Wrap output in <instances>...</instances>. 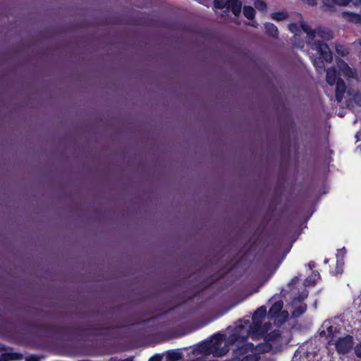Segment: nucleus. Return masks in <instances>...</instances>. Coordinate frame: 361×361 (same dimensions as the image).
Listing matches in <instances>:
<instances>
[{
  "label": "nucleus",
  "mask_w": 361,
  "mask_h": 361,
  "mask_svg": "<svg viewBox=\"0 0 361 361\" xmlns=\"http://www.w3.org/2000/svg\"><path fill=\"white\" fill-rule=\"evenodd\" d=\"M267 307H259L254 312L251 319L244 318L238 321L234 328L228 329L229 334H216L209 341L202 343L198 348L193 350L192 354L199 356L205 361L206 356L212 355L214 357H222L229 350V346L236 342H243L249 336L254 341L264 337L270 329V322H265Z\"/></svg>",
  "instance_id": "f257e3e1"
},
{
  "label": "nucleus",
  "mask_w": 361,
  "mask_h": 361,
  "mask_svg": "<svg viewBox=\"0 0 361 361\" xmlns=\"http://www.w3.org/2000/svg\"><path fill=\"white\" fill-rule=\"evenodd\" d=\"M288 30L295 35H298L300 30H302L307 34V43L310 49L316 51L319 55V57H311L313 65L317 71L322 70L324 68V61L329 63L332 61V53L326 43V42L334 38V35L330 30L319 28L312 30L304 22L300 23V25L297 23L289 24Z\"/></svg>",
  "instance_id": "f03ea898"
},
{
  "label": "nucleus",
  "mask_w": 361,
  "mask_h": 361,
  "mask_svg": "<svg viewBox=\"0 0 361 361\" xmlns=\"http://www.w3.org/2000/svg\"><path fill=\"white\" fill-rule=\"evenodd\" d=\"M326 80L330 86L336 85V100L341 102L344 97L347 87L344 80L340 78V73L336 71L335 67H331L326 70Z\"/></svg>",
  "instance_id": "7ed1b4c3"
},
{
  "label": "nucleus",
  "mask_w": 361,
  "mask_h": 361,
  "mask_svg": "<svg viewBox=\"0 0 361 361\" xmlns=\"http://www.w3.org/2000/svg\"><path fill=\"white\" fill-rule=\"evenodd\" d=\"M283 307V301L277 300L272 304L268 312L269 320L273 321L277 326L282 324L288 317V312L282 310Z\"/></svg>",
  "instance_id": "20e7f679"
},
{
  "label": "nucleus",
  "mask_w": 361,
  "mask_h": 361,
  "mask_svg": "<svg viewBox=\"0 0 361 361\" xmlns=\"http://www.w3.org/2000/svg\"><path fill=\"white\" fill-rule=\"evenodd\" d=\"M337 67L339 71L347 80H353L356 83L360 82V78L357 71L348 66V64L342 59L336 61Z\"/></svg>",
  "instance_id": "39448f33"
},
{
  "label": "nucleus",
  "mask_w": 361,
  "mask_h": 361,
  "mask_svg": "<svg viewBox=\"0 0 361 361\" xmlns=\"http://www.w3.org/2000/svg\"><path fill=\"white\" fill-rule=\"evenodd\" d=\"M214 6L217 8L231 9L238 16L241 12L242 4L240 0H214Z\"/></svg>",
  "instance_id": "423d86ee"
},
{
  "label": "nucleus",
  "mask_w": 361,
  "mask_h": 361,
  "mask_svg": "<svg viewBox=\"0 0 361 361\" xmlns=\"http://www.w3.org/2000/svg\"><path fill=\"white\" fill-rule=\"evenodd\" d=\"M322 328V331L321 334H323L327 338H329V343H331L334 339L337 337V334L339 333L338 325L331 320L325 321L323 323Z\"/></svg>",
  "instance_id": "0eeeda50"
},
{
  "label": "nucleus",
  "mask_w": 361,
  "mask_h": 361,
  "mask_svg": "<svg viewBox=\"0 0 361 361\" xmlns=\"http://www.w3.org/2000/svg\"><path fill=\"white\" fill-rule=\"evenodd\" d=\"M334 344L339 354H345L353 348V338L350 336L339 338Z\"/></svg>",
  "instance_id": "6e6552de"
},
{
  "label": "nucleus",
  "mask_w": 361,
  "mask_h": 361,
  "mask_svg": "<svg viewBox=\"0 0 361 361\" xmlns=\"http://www.w3.org/2000/svg\"><path fill=\"white\" fill-rule=\"evenodd\" d=\"M307 295V293L304 294L302 297L299 299H295L293 301L294 310L293 311V316L295 317H298L302 315L306 311L307 306L305 304L302 303L301 300H304Z\"/></svg>",
  "instance_id": "1a4fd4ad"
},
{
  "label": "nucleus",
  "mask_w": 361,
  "mask_h": 361,
  "mask_svg": "<svg viewBox=\"0 0 361 361\" xmlns=\"http://www.w3.org/2000/svg\"><path fill=\"white\" fill-rule=\"evenodd\" d=\"M23 360V355L13 352H5L0 353V361H9V360Z\"/></svg>",
  "instance_id": "9d476101"
},
{
  "label": "nucleus",
  "mask_w": 361,
  "mask_h": 361,
  "mask_svg": "<svg viewBox=\"0 0 361 361\" xmlns=\"http://www.w3.org/2000/svg\"><path fill=\"white\" fill-rule=\"evenodd\" d=\"M343 18L348 22L353 23H361V16L350 12H343L342 13Z\"/></svg>",
  "instance_id": "9b49d317"
},
{
  "label": "nucleus",
  "mask_w": 361,
  "mask_h": 361,
  "mask_svg": "<svg viewBox=\"0 0 361 361\" xmlns=\"http://www.w3.org/2000/svg\"><path fill=\"white\" fill-rule=\"evenodd\" d=\"M353 0H324V4L329 8H333L335 6H344L348 5Z\"/></svg>",
  "instance_id": "f8f14e48"
},
{
  "label": "nucleus",
  "mask_w": 361,
  "mask_h": 361,
  "mask_svg": "<svg viewBox=\"0 0 361 361\" xmlns=\"http://www.w3.org/2000/svg\"><path fill=\"white\" fill-rule=\"evenodd\" d=\"M183 357V353L179 350H169L166 353L169 361H178Z\"/></svg>",
  "instance_id": "ddd939ff"
},
{
  "label": "nucleus",
  "mask_w": 361,
  "mask_h": 361,
  "mask_svg": "<svg viewBox=\"0 0 361 361\" xmlns=\"http://www.w3.org/2000/svg\"><path fill=\"white\" fill-rule=\"evenodd\" d=\"M266 32L268 35L273 37H277L279 35L278 28L276 25L271 23H266L264 24Z\"/></svg>",
  "instance_id": "4468645a"
},
{
  "label": "nucleus",
  "mask_w": 361,
  "mask_h": 361,
  "mask_svg": "<svg viewBox=\"0 0 361 361\" xmlns=\"http://www.w3.org/2000/svg\"><path fill=\"white\" fill-rule=\"evenodd\" d=\"M319 279V274L317 271H313L312 275L307 277L304 281L305 286H314Z\"/></svg>",
  "instance_id": "2eb2a0df"
},
{
  "label": "nucleus",
  "mask_w": 361,
  "mask_h": 361,
  "mask_svg": "<svg viewBox=\"0 0 361 361\" xmlns=\"http://www.w3.org/2000/svg\"><path fill=\"white\" fill-rule=\"evenodd\" d=\"M345 94L348 96L352 97L355 102L361 105V94L355 92L352 87L346 89Z\"/></svg>",
  "instance_id": "dca6fc26"
},
{
  "label": "nucleus",
  "mask_w": 361,
  "mask_h": 361,
  "mask_svg": "<svg viewBox=\"0 0 361 361\" xmlns=\"http://www.w3.org/2000/svg\"><path fill=\"white\" fill-rule=\"evenodd\" d=\"M288 17V13L284 11L274 12L271 14V19L276 20V21H282L283 20H286Z\"/></svg>",
  "instance_id": "f3484780"
},
{
  "label": "nucleus",
  "mask_w": 361,
  "mask_h": 361,
  "mask_svg": "<svg viewBox=\"0 0 361 361\" xmlns=\"http://www.w3.org/2000/svg\"><path fill=\"white\" fill-rule=\"evenodd\" d=\"M343 265L344 262L343 260H342V259H337L335 270L331 271V273L334 276L341 274L343 273Z\"/></svg>",
  "instance_id": "a211bd4d"
},
{
  "label": "nucleus",
  "mask_w": 361,
  "mask_h": 361,
  "mask_svg": "<svg viewBox=\"0 0 361 361\" xmlns=\"http://www.w3.org/2000/svg\"><path fill=\"white\" fill-rule=\"evenodd\" d=\"M243 14L247 19H253L255 16V11L251 6H245L243 7Z\"/></svg>",
  "instance_id": "6ab92c4d"
},
{
  "label": "nucleus",
  "mask_w": 361,
  "mask_h": 361,
  "mask_svg": "<svg viewBox=\"0 0 361 361\" xmlns=\"http://www.w3.org/2000/svg\"><path fill=\"white\" fill-rule=\"evenodd\" d=\"M336 51L341 56H345L350 53L349 49L341 44L336 45Z\"/></svg>",
  "instance_id": "aec40b11"
},
{
  "label": "nucleus",
  "mask_w": 361,
  "mask_h": 361,
  "mask_svg": "<svg viewBox=\"0 0 361 361\" xmlns=\"http://www.w3.org/2000/svg\"><path fill=\"white\" fill-rule=\"evenodd\" d=\"M254 5L255 8L260 11H264L267 8V4L263 0H255Z\"/></svg>",
  "instance_id": "412c9836"
},
{
  "label": "nucleus",
  "mask_w": 361,
  "mask_h": 361,
  "mask_svg": "<svg viewBox=\"0 0 361 361\" xmlns=\"http://www.w3.org/2000/svg\"><path fill=\"white\" fill-rule=\"evenodd\" d=\"M345 253H346V251L344 247L343 249L338 250L337 255H336L337 259H342V260H343V257H344Z\"/></svg>",
  "instance_id": "4be33fe9"
},
{
  "label": "nucleus",
  "mask_w": 361,
  "mask_h": 361,
  "mask_svg": "<svg viewBox=\"0 0 361 361\" xmlns=\"http://www.w3.org/2000/svg\"><path fill=\"white\" fill-rule=\"evenodd\" d=\"M353 46L358 51L360 56H361V40L353 42Z\"/></svg>",
  "instance_id": "5701e85b"
},
{
  "label": "nucleus",
  "mask_w": 361,
  "mask_h": 361,
  "mask_svg": "<svg viewBox=\"0 0 361 361\" xmlns=\"http://www.w3.org/2000/svg\"><path fill=\"white\" fill-rule=\"evenodd\" d=\"M355 351L357 356L361 357V343L356 345Z\"/></svg>",
  "instance_id": "b1692460"
},
{
  "label": "nucleus",
  "mask_w": 361,
  "mask_h": 361,
  "mask_svg": "<svg viewBox=\"0 0 361 361\" xmlns=\"http://www.w3.org/2000/svg\"><path fill=\"white\" fill-rule=\"evenodd\" d=\"M298 280H299V278H298V277H297V276H296V277H295V278H293V279L290 281V282L289 283L288 286H292V285L295 284V283L298 281Z\"/></svg>",
  "instance_id": "393cba45"
},
{
  "label": "nucleus",
  "mask_w": 361,
  "mask_h": 361,
  "mask_svg": "<svg viewBox=\"0 0 361 361\" xmlns=\"http://www.w3.org/2000/svg\"><path fill=\"white\" fill-rule=\"evenodd\" d=\"M161 357L159 355L154 356L151 357L149 361H161Z\"/></svg>",
  "instance_id": "a878e982"
},
{
  "label": "nucleus",
  "mask_w": 361,
  "mask_h": 361,
  "mask_svg": "<svg viewBox=\"0 0 361 361\" xmlns=\"http://www.w3.org/2000/svg\"><path fill=\"white\" fill-rule=\"evenodd\" d=\"M26 361H39V360L36 356H30L29 358L26 359Z\"/></svg>",
  "instance_id": "bb28decb"
},
{
  "label": "nucleus",
  "mask_w": 361,
  "mask_h": 361,
  "mask_svg": "<svg viewBox=\"0 0 361 361\" xmlns=\"http://www.w3.org/2000/svg\"><path fill=\"white\" fill-rule=\"evenodd\" d=\"M307 266L310 269H312L314 267H315V263L314 262H310L308 263Z\"/></svg>",
  "instance_id": "cd10ccee"
},
{
  "label": "nucleus",
  "mask_w": 361,
  "mask_h": 361,
  "mask_svg": "<svg viewBox=\"0 0 361 361\" xmlns=\"http://www.w3.org/2000/svg\"><path fill=\"white\" fill-rule=\"evenodd\" d=\"M352 2L354 5H359L361 4V0H353Z\"/></svg>",
  "instance_id": "c85d7f7f"
},
{
  "label": "nucleus",
  "mask_w": 361,
  "mask_h": 361,
  "mask_svg": "<svg viewBox=\"0 0 361 361\" xmlns=\"http://www.w3.org/2000/svg\"><path fill=\"white\" fill-rule=\"evenodd\" d=\"M249 25H251L252 27H256L257 26V23L256 22H252L248 24Z\"/></svg>",
  "instance_id": "c756f323"
},
{
  "label": "nucleus",
  "mask_w": 361,
  "mask_h": 361,
  "mask_svg": "<svg viewBox=\"0 0 361 361\" xmlns=\"http://www.w3.org/2000/svg\"><path fill=\"white\" fill-rule=\"evenodd\" d=\"M324 264H328V263H329V259H326L324 261Z\"/></svg>",
  "instance_id": "7c9ffc66"
}]
</instances>
